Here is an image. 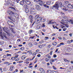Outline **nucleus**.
Segmentation results:
<instances>
[{"label": "nucleus", "instance_id": "nucleus-32", "mask_svg": "<svg viewBox=\"0 0 73 73\" xmlns=\"http://www.w3.org/2000/svg\"><path fill=\"white\" fill-rule=\"evenodd\" d=\"M56 57H57V55H56V54H54L53 56V57H54V58H56Z\"/></svg>", "mask_w": 73, "mask_h": 73}, {"label": "nucleus", "instance_id": "nucleus-16", "mask_svg": "<svg viewBox=\"0 0 73 73\" xmlns=\"http://www.w3.org/2000/svg\"><path fill=\"white\" fill-rule=\"evenodd\" d=\"M40 71L41 72H43V71H44V70L42 68H40L39 69Z\"/></svg>", "mask_w": 73, "mask_h": 73}, {"label": "nucleus", "instance_id": "nucleus-59", "mask_svg": "<svg viewBox=\"0 0 73 73\" xmlns=\"http://www.w3.org/2000/svg\"><path fill=\"white\" fill-rule=\"evenodd\" d=\"M11 9H15V7H11Z\"/></svg>", "mask_w": 73, "mask_h": 73}, {"label": "nucleus", "instance_id": "nucleus-6", "mask_svg": "<svg viewBox=\"0 0 73 73\" xmlns=\"http://www.w3.org/2000/svg\"><path fill=\"white\" fill-rule=\"evenodd\" d=\"M8 18L9 19L11 20V21H13V19H14V18H13L12 17H8Z\"/></svg>", "mask_w": 73, "mask_h": 73}, {"label": "nucleus", "instance_id": "nucleus-50", "mask_svg": "<svg viewBox=\"0 0 73 73\" xmlns=\"http://www.w3.org/2000/svg\"><path fill=\"white\" fill-rule=\"evenodd\" d=\"M37 57H40L41 56V55L40 54H38L37 55Z\"/></svg>", "mask_w": 73, "mask_h": 73}, {"label": "nucleus", "instance_id": "nucleus-47", "mask_svg": "<svg viewBox=\"0 0 73 73\" xmlns=\"http://www.w3.org/2000/svg\"><path fill=\"white\" fill-rule=\"evenodd\" d=\"M64 3L65 4H68L69 3V2L68 1H65Z\"/></svg>", "mask_w": 73, "mask_h": 73}, {"label": "nucleus", "instance_id": "nucleus-23", "mask_svg": "<svg viewBox=\"0 0 73 73\" xmlns=\"http://www.w3.org/2000/svg\"><path fill=\"white\" fill-rule=\"evenodd\" d=\"M3 31H4V32H6V33H7V32L6 31H8L7 30H6L4 28H3Z\"/></svg>", "mask_w": 73, "mask_h": 73}, {"label": "nucleus", "instance_id": "nucleus-27", "mask_svg": "<svg viewBox=\"0 0 73 73\" xmlns=\"http://www.w3.org/2000/svg\"><path fill=\"white\" fill-rule=\"evenodd\" d=\"M52 68L54 69V70H56L57 68L55 67L54 66H52Z\"/></svg>", "mask_w": 73, "mask_h": 73}, {"label": "nucleus", "instance_id": "nucleus-55", "mask_svg": "<svg viewBox=\"0 0 73 73\" xmlns=\"http://www.w3.org/2000/svg\"><path fill=\"white\" fill-rule=\"evenodd\" d=\"M50 55H52V51H51L50 52Z\"/></svg>", "mask_w": 73, "mask_h": 73}, {"label": "nucleus", "instance_id": "nucleus-54", "mask_svg": "<svg viewBox=\"0 0 73 73\" xmlns=\"http://www.w3.org/2000/svg\"><path fill=\"white\" fill-rule=\"evenodd\" d=\"M47 47H48V48H50V47H51V46H50V45L49 44V45H48V46Z\"/></svg>", "mask_w": 73, "mask_h": 73}, {"label": "nucleus", "instance_id": "nucleus-56", "mask_svg": "<svg viewBox=\"0 0 73 73\" xmlns=\"http://www.w3.org/2000/svg\"><path fill=\"white\" fill-rule=\"evenodd\" d=\"M40 51V50L38 49L37 50H36V52H37V53H38V52Z\"/></svg>", "mask_w": 73, "mask_h": 73}, {"label": "nucleus", "instance_id": "nucleus-11", "mask_svg": "<svg viewBox=\"0 0 73 73\" xmlns=\"http://www.w3.org/2000/svg\"><path fill=\"white\" fill-rule=\"evenodd\" d=\"M33 31L32 30H29V34H31L32 33H33Z\"/></svg>", "mask_w": 73, "mask_h": 73}, {"label": "nucleus", "instance_id": "nucleus-60", "mask_svg": "<svg viewBox=\"0 0 73 73\" xmlns=\"http://www.w3.org/2000/svg\"><path fill=\"white\" fill-rule=\"evenodd\" d=\"M6 57H7V56H6V55H4L3 56V58H6Z\"/></svg>", "mask_w": 73, "mask_h": 73}, {"label": "nucleus", "instance_id": "nucleus-33", "mask_svg": "<svg viewBox=\"0 0 73 73\" xmlns=\"http://www.w3.org/2000/svg\"><path fill=\"white\" fill-rule=\"evenodd\" d=\"M29 54H32V50H30V52H29Z\"/></svg>", "mask_w": 73, "mask_h": 73}, {"label": "nucleus", "instance_id": "nucleus-64", "mask_svg": "<svg viewBox=\"0 0 73 73\" xmlns=\"http://www.w3.org/2000/svg\"><path fill=\"white\" fill-rule=\"evenodd\" d=\"M52 35L53 36H56V33H53L52 34Z\"/></svg>", "mask_w": 73, "mask_h": 73}, {"label": "nucleus", "instance_id": "nucleus-44", "mask_svg": "<svg viewBox=\"0 0 73 73\" xmlns=\"http://www.w3.org/2000/svg\"><path fill=\"white\" fill-rule=\"evenodd\" d=\"M52 72L53 73H57V72L55 71H54L53 70L52 71Z\"/></svg>", "mask_w": 73, "mask_h": 73}, {"label": "nucleus", "instance_id": "nucleus-26", "mask_svg": "<svg viewBox=\"0 0 73 73\" xmlns=\"http://www.w3.org/2000/svg\"><path fill=\"white\" fill-rule=\"evenodd\" d=\"M47 72L48 73H52V71H51V70H47Z\"/></svg>", "mask_w": 73, "mask_h": 73}, {"label": "nucleus", "instance_id": "nucleus-29", "mask_svg": "<svg viewBox=\"0 0 73 73\" xmlns=\"http://www.w3.org/2000/svg\"><path fill=\"white\" fill-rule=\"evenodd\" d=\"M46 4L47 5H50V4L51 3L50 2H47L46 3Z\"/></svg>", "mask_w": 73, "mask_h": 73}, {"label": "nucleus", "instance_id": "nucleus-31", "mask_svg": "<svg viewBox=\"0 0 73 73\" xmlns=\"http://www.w3.org/2000/svg\"><path fill=\"white\" fill-rule=\"evenodd\" d=\"M69 8H70V9H73V6L72 5L70 6H68Z\"/></svg>", "mask_w": 73, "mask_h": 73}, {"label": "nucleus", "instance_id": "nucleus-9", "mask_svg": "<svg viewBox=\"0 0 73 73\" xmlns=\"http://www.w3.org/2000/svg\"><path fill=\"white\" fill-rule=\"evenodd\" d=\"M31 60H32V59L31 58H27L25 60V61L26 62H28L29 61H31Z\"/></svg>", "mask_w": 73, "mask_h": 73}, {"label": "nucleus", "instance_id": "nucleus-22", "mask_svg": "<svg viewBox=\"0 0 73 73\" xmlns=\"http://www.w3.org/2000/svg\"><path fill=\"white\" fill-rule=\"evenodd\" d=\"M27 26V23H25L23 25V27H26Z\"/></svg>", "mask_w": 73, "mask_h": 73}, {"label": "nucleus", "instance_id": "nucleus-40", "mask_svg": "<svg viewBox=\"0 0 73 73\" xmlns=\"http://www.w3.org/2000/svg\"><path fill=\"white\" fill-rule=\"evenodd\" d=\"M61 28H62V29H63V28H65V26L63 25H62L61 26Z\"/></svg>", "mask_w": 73, "mask_h": 73}, {"label": "nucleus", "instance_id": "nucleus-42", "mask_svg": "<svg viewBox=\"0 0 73 73\" xmlns=\"http://www.w3.org/2000/svg\"><path fill=\"white\" fill-rule=\"evenodd\" d=\"M58 39H59V40H62V38H61V37H58Z\"/></svg>", "mask_w": 73, "mask_h": 73}, {"label": "nucleus", "instance_id": "nucleus-57", "mask_svg": "<svg viewBox=\"0 0 73 73\" xmlns=\"http://www.w3.org/2000/svg\"><path fill=\"white\" fill-rule=\"evenodd\" d=\"M21 0H16V1L17 3H19V1H20Z\"/></svg>", "mask_w": 73, "mask_h": 73}, {"label": "nucleus", "instance_id": "nucleus-46", "mask_svg": "<svg viewBox=\"0 0 73 73\" xmlns=\"http://www.w3.org/2000/svg\"><path fill=\"white\" fill-rule=\"evenodd\" d=\"M38 26H39V25L36 27L37 28H38V29H40V27H41Z\"/></svg>", "mask_w": 73, "mask_h": 73}, {"label": "nucleus", "instance_id": "nucleus-8", "mask_svg": "<svg viewBox=\"0 0 73 73\" xmlns=\"http://www.w3.org/2000/svg\"><path fill=\"white\" fill-rule=\"evenodd\" d=\"M25 3L27 4H28V5H29V4H31V2L29 1H26Z\"/></svg>", "mask_w": 73, "mask_h": 73}, {"label": "nucleus", "instance_id": "nucleus-30", "mask_svg": "<svg viewBox=\"0 0 73 73\" xmlns=\"http://www.w3.org/2000/svg\"><path fill=\"white\" fill-rule=\"evenodd\" d=\"M42 21H43V22H45V21H46V19H42Z\"/></svg>", "mask_w": 73, "mask_h": 73}, {"label": "nucleus", "instance_id": "nucleus-38", "mask_svg": "<svg viewBox=\"0 0 73 73\" xmlns=\"http://www.w3.org/2000/svg\"><path fill=\"white\" fill-rule=\"evenodd\" d=\"M11 60H15V59H16V58H15V57H12L11 58Z\"/></svg>", "mask_w": 73, "mask_h": 73}, {"label": "nucleus", "instance_id": "nucleus-1", "mask_svg": "<svg viewBox=\"0 0 73 73\" xmlns=\"http://www.w3.org/2000/svg\"><path fill=\"white\" fill-rule=\"evenodd\" d=\"M63 6L62 4V2H58V3H56L54 4V6H53V7L54 8H55V9H58V8H59V7H62Z\"/></svg>", "mask_w": 73, "mask_h": 73}, {"label": "nucleus", "instance_id": "nucleus-48", "mask_svg": "<svg viewBox=\"0 0 73 73\" xmlns=\"http://www.w3.org/2000/svg\"><path fill=\"white\" fill-rule=\"evenodd\" d=\"M19 59H20L19 58H18L17 59H16L15 61H18L19 60Z\"/></svg>", "mask_w": 73, "mask_h": 73}, {"label": "nucleus", "instance_id": "nucleus-36", "mask_svg": "<svg viewBox=\"0 0 73 73\" xmlns=\"http://www.w3.org/2000/svg\"><path fill=\"white\" fill-rule=\"evenodd\" d=\"M4 37L5 39H6L7 40H8V38L7 37V36H5V35H4Z\"/></svg>", "mask_w": 73, "mask_h": 73}, {"label": "nucleus", "instance_id": "nucleus-49", "mask_svg": "<svg viewBox=\"0 0 73 73\" xmlns=\"http://www.w3.org/2000/svg\"><path fill=\"white\" fill-rule=\"evenodd\" d=\"M46 44H42V45L43 46H46Z\"/></svg>", "mask_w": 73, "mask_h": 73}, {"label": "nucleus", "instance_id": "nucleus-24", "mask_svg": "<svg viewBox=\"0 0 73 73\" xmlns=\"http://www.w3.org/2000/svg\"><path fill=\"white\" fill-rule=\"evenodd\" d=\"M14 68V66H11L10 67V68H11V69H12V70H13V69Z\"/></svg>", "mask_w": 73, "mask_h": 73}, {"label": "nucleus", "instance_id": "nucleus-62", "mask_svg": "<svg viewBox=\"0 0 73 73\" xmlns=\"http://www.w3.org/2000/svg\"><path fill=\"white\" fill-rule=\"evenodd\" d=\"M61 21H62L63 23H65V20H64L63 19H62L61 20Z\"/></svg>", "mask_w": 73, "mask_h": 73}, {"label": "nucleus", "instance_id": "nucleus-41", "mask_svg": "<svg viewBox=\"0 0 73 73\" xmlns=\"http://www.w3.org/2000/svg\"><path fill=\"white\" fill-rule=\"evenodd\" d=\"M63 18L65 20H67V19H68V18L66 17H64Z\"/></svg>", "mask_w": 73, "mask_h": 73}, {"label": "nucleus", "instance_id": "nucleus-43", "mask_svg": "<svg viewBox=\"0 0 73 73\" xmlns=\"http://www.w3.org/2000/svg\"><path fill=\"white\" fill-rule=\"evenodd\" d=\"M46 26L45 25V23H44L42 25V27H45Z\"/></svg>", "mask_w": 73, "mask_h": 73}, {"label": "nucleus", "instance_id": "nucleus-12", "mask_svg": "<svg viewBox=\"0 0 73 73\" xmlns=\"http://www.w3.org/2000/svg\"><path fill=\"white\" fill-rule=\"evenodd\" d=\"M10 3V1L9 0H8L7 1V2L6 3H5V4H6V5H9Z\"/></svg>", "mask_w": 73, "mask_h": 73}, {"label": "nucleus", "instance_id": "nucleus-39", "mask_svg": "<svg viewBox=\"0 0 73 73\" xmlns=\"http://www.w3.org/2000/svg\"><path fill=\"white\" fill-rule=\"evenodd\" d=\"M38 46L40 48H42V46L41 45H38Z\"/></svg>", "mask_w": 73, "mask_h": 73}, {"label": "nucleus", "instance_id": "nucleus-14", "mask_svg": "<svg viewBox=\"0 0 73 73\" xmlns=\"http://www.w3.org/2000/svg\"><path fill=\"white\" fill-rule=\"evenodd\" d=\"M40 22L39 20L37 19L35 21V23L36 24H38Z\"/></svg>", "mask_w": 73, "mask_h": 73}, {"label": "nucleus", "instance_id": "nucleus-10", "mask_svg": "<svg viewBox=\"0 0 73 73\" xmlns=\"http://www.w3.org/2000/svg\"><path fill=\"white\" fill-rule=\"evenodd\" d=\"M40 16L38 15H36L34 17V19L35 20H36V19H37Z\"/></svg>", "mask_w": 73, "mask_h": 73}, {"label": "nucleus", "instance_id": "nucleus-28", "mask_svg": "<svg viewBox=\"0 0 73 73\" xmlns=\"http://www.w3.org/2000/svg\"><path fill=\"white\" fill-rule=\"evenodd\" d=\"M27 5H25L23 6V7L24 8H27Z\"/></svg>", "mask_w": 73, "mask_h": 73}, {"label": "nucleus", "instance_id": "nucleus-2", "mask_svg": "<svg viewBox=\"0 0 73 73\" xmlns=\"http://www.w3.org/2000/svg\"><path fill=\"white\" fill-rule=\"evenodd\" d=\"M0 35L1 37V39H3L4 37L3 36V35H2V29L1 27H0Z\"/></svg>", "mask_w": 73, "mask_h": 73}, {"label": "nucleus", "instance_id": "nucleus-18", "mask_svg": "<svg viewBox=\"0 0 73 73\" xmlns=\"http://www.w3.org/2000/svg\"><path fill=\"white\" fill-rule=\"evenodd\" d=\"M29 19H30V20H32V19H33V17H32V15H30V16H29Z\"/></svg>", "mask_w": 73, "mask_h": 73}, {"label": "nucleus", "instance_id": "nucleus-45", "mask_svg": "<svg viewBox=\"0 0 73 73\" xmlns=\"http://www.w3.org/2000/svg\"><path fill=\"white\" fill-rule=\"evenodd\" d=\"M45 61L47 62L49 61V59H48V58H46Z\"/></svg>", "mask_w": 73, "mask_h": 73}, {"label": "nucleus", "instance_id": "nucleus-7", "mask_svg": "<svg viewBox=\"0 0 73 73\" xmlns=\"http://www.w3.org/2000/svg\"><path fill=\"white\" fill-rule=\"evenodd\" d=\"M20 4V5H22V6H23L24 4H25V3L23 1H21L20 3H19Z\"/></svg>", "mask_w": 73, "mask_h": 73}, {"label": "nucleus", "instance_id": "nucleus-17", "mask_svg": "<svg viewBox=\"0 0 73 73\" xmlns=\"http://www.w3.org/2000/svg\"><path fill=\"white\" fill-rule=\"evenodd\" d=\"M28 45L29 46H33V44L32 43H29L28 44Z\"/></svg>", "mask_w": 73, "mask_h": 73}, {"label": "nucleus", "instance_id": "nucleus-58", "mask_svg": "<svg viewBox=\"0 0 73 73\" xmlns=\"http://www.w3.org/2000/svg\"><path fill=\"white\" fill-rule=\"evenodd\" d=\"M24 48L23 47H22L20 49L21 50H24Z\"/></svg>", "mask_w": 73, "mask_h": 73}, {"label": "nucleus", "instance_id": "nucleus-35", "mask_svg": "<svg viewBox=\"0 0 73 73\" xmlns=\"http://www.w3.org/2000/svg\"><path fill=\"white\" fill-rule=\"evenodd\" d=\"M52 24V22H51V21H48V24L49 25V24Z\"/></svg>", "mask_w": 73, "mask_h": 73}, {"label": "nucleus", "instance_id": "nucleus-5", "mask_svg": "<svg viewBox=\"0 0 73 73\" xmlns=\"http://www.w3.org/2000/svg\"><path fill=\"white\" fill-rule=\"evenodd\" d=\"M25 11L26 13H29V9L26 8L25 9Z\"/></svg>", "mask_w": 73, "mask_h": 73}, {"label": "nucleus", "instance_id": "nucleus-52", "mask_svg": "<svg viewBox=\"0 0 73 73\" xmlns=\"http://www.w3.org/2000/svg\"><path fill=\"white\" fill-rule=\"evenodd\" d=\"M60 45H64V43L63 42H61L60 43Z\"/></svg>", "mask_w": 73, "mask_h": 73}, {"label": "nucleus", "instance_id": "nucleus-15", "mask_svg": "<svg viewBox=\"0 0 73 73\" xmlns=\"http://www.w3.org/2000/svg\"><path fill=\"white\" fill-rule=\"evenodd\" d=\"M38 20H39V21H41V20H42V18H41V17H40L38 18Z\"/></svg>", "mask_w": 73, "mask_h": 73}, {"label": "nucleus", "instance_id": "nucleus-51", "mask_svg": "<svg viewBox=\"0 0 73 73\" xmlns=\"http://www.w3.org/2000/svg\"><path fill=\"white\" fill-rule=\"evenodd\" d=\"M66 28H64L63 29V31H66Z\"/></svg>", "mask_w": 73, "mask_h": 73}, {"label": "nucleus", "instance_id": "nucleus-4", "mask_svg": "<svg viewBox=\"0 0 73 73\" xmlns=\"http://www.w3.org/2000/svg\"><path fill=\"white\" fill-rule=\"evenodd\" d=\"M35 8L37 10H39V9H40V7L38 5H35Z\"/></svg>", "mask_w": 73, "mask_h": 73}, {"label": "nucleus", "instance_id": "nucleus-19", "mask_svg": "<svg viewBox=\"0 0 73 73\" xmlns=\"http://www.w3.org/2000/svg\"><path fill=\"white\" fill-rule=\"evenodd\" d=\"M39 1V3L40 4H42V3H43V1H41L40 0H38Z\"/></svg>", "mask_w": 73, "mask_h": 73}, {"label": "nucleus", "instance_id": "nucleus-3", "mask_svg": "<svg viewBox=\"0 0 73 73\" xmlns=\"http://www.w3.org/2000/svg\"><path fill=\"white\" fill-rule=\"evenodd\" d=\"M7 13L11 16H12V15H13L14 13H13V12H12L11 11H7Z\"/></svg>", "mask_w": 73, "mask_h": 73}, {"label": "nucleus", "instance_id": "nucleus-61", "mask_svg": "<svg viewBox=\"0 0 73 73\" xmlns=\"http://www.w3.org/2000/svg\"><path fill=\"white\" fill-rule=\"evenodd\" d=\"M71 4H70V3H69L68 4V7H70L71 5Z\"/></svg>", "mask_w": 73, "mask_h": 73}, {"label": "nucleus", "instance_id": "nucleus-34", "mask_svg": "<svg viewBox=\"0 0 73 73\" xmlns=\"http://www.w3.org/2000/svg\"><path fill=\"white\" fill-rule=\"evenodd\" d=\"M63 10H64V11H68V9H66L63 8Z\"/></svg>", "mask_w": 73, "mask_h": 73}, {"label": "nucleus", "instance_id": "nucleus-20", "mask_svg": "<svg viewBox=\"0 0 73 73\" xmlns=\"http://www.w3.org/2000/svg\"><path fill=\"white\" fill-rule=\"evenodd\" d=\"M44 7H45V8H49V6H47L46 4L44 5Z\"/></svg>", "mask_w": 73, "mask_h": 73}, {"label": "nucleus", "instance_id": "nucleus-21", "mask_svg": "<svg viewBox=\"0 0 73 73\" xmlns=\"http://www.w3.org/2000/svg\"><path fill=\"white\" fill-rule=\"evenodd\" d=\"M11 23L12 22L10 21H8L7 22V23L9 25H11Z\"/></svg>", "mask_w": 73, "mask_h": 73}, {"label": "nucleus", "instance_id": "nucleus-63", "mask_svg": "<svg viewBox=\"0 0 73 73\" xmlns=\"http://www.w3.org/2000/svg\"><path fill=\"white\" fill-rule=\"evenodd\" d=\"M70 68L71 69H73V66H71L70 67Z\"/></svg>", "mask_w": 73, "mask_h": 73}, {"label": "nucleus", "instance_id": "nucleus-13", "mask_svg": "<svg viewBox=\"0 0 73 73\" xmlns=\"http://www.w3.org/2000/svg\"><path fill=\"white\" fill-rule=\"evenodd\" d=\"M25 58H26L25 56L23 55L22 56L21 58L22 60H25Z\"/></svg>", "mask_w": 73, "mask_h": 73}, {"label": "nucleus", "instance_id": "nucleus-25", "mask_svg": "<svg viewBox=\"0 0 73 73\" xmlns=\"http://www.w3.org/2000/svg\"><path fill=\"white\" fill-rule=\"evenodd\" d=\"M14 68V66H11L10 67V68H11V69H12V70H13V69Z\"/></svg>", "mask_w": 73, "mask_h": 73}, {"label": "nucleus", "instance_id": "nucleus-37", "mask_svg": "<svg viewBox=\"0 0 73 73\" xmlns=\"http://www.w3.org/2000/svg\"><path fill=\"white\" fill-rule=\"evenodd\" d=\"M30 20V22L31 23H33V19H31Z\"/></svg>", "mask_w": 73, "mask_h": 73}, {"label": "nucleus", "instance_id": "nucleus-53", "mask_svg": "<svg viewBox=\"0 0 73 73\" xmlns=\"http://www.w3.org/2000/svg\"><path fill=\"white\" fill-rule=\"evenodd\" d=\"M33 67V66H29L28 67V68H32Z\"/></svg>", "mask_w": 73, "mask_h": 73}]
</instances>
